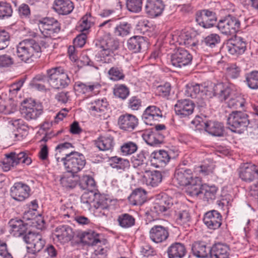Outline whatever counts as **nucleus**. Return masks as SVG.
<instances>
[{
	"label": "nucleus",
	"instance_id": "63",
	"mask_svg": "<svg viewBox=\"0 0 258 258\" xmlns=\"http://www.w3.org/2000/svg\"><path fill=\"white\" fill-rule=\"evenodd\" d=\"M240 67L235 63L230 64L226 69L227 75L233 79L238 78L240 75Z\"/></svg>",
	"mask_w": 258,
	"mask_h": 258
},
{
	"label": "nucleus",
	"instance_id": "32",
	"mask_svg": "<svg viewBox=\"0 0 258 258\" xmlns=\"http://www.w3.org/2000/svg\"><path fill=\"white\" fill-rule=\"evenodd\" d=\"M145 9L146 13L150 16L157 17L162 14L164 5L161 0H147Z\"/></svg>",
	"mask_w": 258,
	"mask_h": 258
},
{
	"label": "nucleus",
	"instance_id": "50",
	"mask_svg": "<svg viewBox=\"0 0 258 258\" xmlns=\"http://www.w3.org/2000/svg\"><path fill=\"white\" fill-rule=\"evenodd\" d=\"M80 186L83 189L93 192L96 188L94 179L90 176H84L80 181Z\"/></svg>",
	"mask_w": 258,
	"mask_h": 258
},
{
	"label": "nucleus",
	"instance_id": "33",
	"mask_svg": "<svg viewBox=\"0 0 258 258\" xmlns=\"http://www.w3.org/2000/svg\"><path fill=\"white\" fill-rule=\"evenodd\" d=\"M11 233L15 237L23 235L27 229L28 224L22 220L18 219H12L9 223Z\"/></svg>",
	"mask_w": 258,
	"mask_h": 258
},
{
	"label": "nucleus",
	"instance_id": "46",
	"mask_svg": "<svg viewBox=\"0 0 258 258\" xmlns=\"http://www.w3.org/2000/svg\"><path fill=\"white\" fill-rule=\"evenodd\" d=\"M131 29V25L128 22H121L114 27V34L116 36L123 37L130 33Z\"/></svg>",
	"mask_w": 258,
	"mask_h": 258
},
{
	"label": "nucleus",
	"instance_id": "28",
	"mask_svg": "<svg viewBox=\"0 0 258 258\" xmlns=\"http://www.w3.org/2000/svg\"><path fill=\"white\" fill-rule=\"evenodd\" d=\"M109 104L105 98H99L90 104L89 110L94 116H101L108 110Z\"/></svg>",
	"mask_w": 258,
	"mask_h": 258
},
{
	"label": "nucleus",
	"instance_id": "58",
	"mask_svg": "<svg viewBox=\"0 0 258 258\" xmlns=\"http://www.w3.org/2000/svg\"><path fill=\"white\" fill-rule=\"evenodd\" d=\"M108 74L109 78L113 81H118L124 78L122 70L116 67H112L108 71Z\"/></svg>",
	"mask_w": 258,
	"mask_h": 258
},
{
	"label": "nucleus",
	"instance_id": "30",
	"mask_svg": "<svg viewBox=\"0 0 258 258\" xmlns=\"http://www.w3.org/2000/svg\"><path fill=\"white\" fill-rule=\"evenodd\" d=\"M194 179L192 171L189 169L178 168L175 170L174 180L180 186H186Z\"/></svg>",
	"mask_w": 258,
	"mask_h": 258
},
{
	"label": "nucleus",
	"instance_id": "53",
	"mask_svg": "<svg viewBox=\"0 0 258 258\" xmlns=\"http://www.w3.org/2000/svg\"><path fill=\"white\" fill-rule=\"evenodd\" d=\"M74 178V174L71 173L70 175L64 174L61 177L60 182L63 187L73 188L77 184V181Z\"/></svg>",
	"mask_w": 258,
	"mask_h": 258
},
{
	"label": "nucleus",
	"instance_id": "37",
	"mask_svg": "<svg viewBox=\"0 0 258 258\" xmlns=\"http://www.w3.org/2000/svg\"><path fill=\"white\" fill-rule=\"evenodd\" d=\"M144 141L150 146H156L163 142L164 136L162 133L151 131H145L143 135Z\"/></svg>",
	"mask_w": 258,
	"mask_h": 258
},
{
	"label": "nucleus",
	"instance_id": "35",
	"mask_svg": "<svg viewBox=\"0 0 258 258\" xmlns=\"http://www.w3.org/2000/svg\"><path fill=\"white\" fill-rule=\"evenodd\" d=\"M230 248L225 244L218 243L214 245L210 250L211 258H229Z\"/></svg>",
	"mask_w": 258,
	"mask_h": 258
},
{
	"label": "nucleus",
	"instance_id": "55",
	"mask_svg": "<svg viewBox=\"0 0 258 258\" xmlns=\"http://www.w3.org/2000/svg\"><path fill=\"white\" fill-rule=\"evenodd\" d=\"M143 0H126L127 9L133 13H138L141 11Z\"/></svg>",
	"mask_w": 258,
	"mask_h": 258
},
{
	"label": "nucleus",
	"instance_id": "29",
	"mask_svg": "<svg viewBox=\"0 0 258 258\" xmlns=\"http://www.w3.org/2000/svg\"><path fill=\"white\" fill-rule=\"evenodd\" d=\"M95 146L101 151H111L115 145L114 139L110 134L101 135L94 141Z\"/></svg>",
	"mask_w": 258,
	"mask_h": 258
},
{
	"label": "nucleus",
	"instance_id": "43",
	"mask_svg": "<svg viewBox=\"0 0 258 258\" xmlns=\"http://www.w3.org/2000/svg\"><path fill=\"white\" fill-rule=\"evenodd\" d=\"M205 130L215 136H221L223 134V126L222 123L213 121L204 122Z\"/></svg>",
	"mask_w": 258,
	"mask_h": 258
},
{
	"label": "nucleus",
	"instance_id": "3",
	"mask_svg": "<svg viewBox=\"0 0 258 258\" xmlns=\"http://www.w3.org/2000/svg\"><path fill=\"white\" fill-rule=\"evenodd\" d=\"M41 48L38 42L32 39H26L17 45L16 55L22 61L29 62L32 58L40 56Z\"/></svg>",
	"mask_w": 258,
	"mask_h": 258
},
{
	"label": "nucleus",
	"instance_id": "11",
	"mask_svg": "<svg viewBox=\"0 0 258 258\" xmlns=\"http://www.w3.org/2000/svg\"><path fill=\"white\" fill-rule=\"evenodd\" d=\"M240 26V21L236 17L228 15L219 21L217 27L222 33L232 35L239 31Z\"/></svg>",
	"mask_w": 258,
	"mask_h": 258
},
{
	"label": "nucleus",
	"instance_id": "12",
	"mask_svg": "<svg viewBox=\"0 0 258 258\" xmlns=\"http://www.w3.org/2000/svg\"><path fill=\"white\" fill-rule=\"evenodd\" d=\"M38 27L42 34L49 37L55 36L60 30L58 22L53 18H44L38 21Z\"/></svg>",
	"mask_w": 258,
	"mask_h": 258
},
{
	"label": "nucleus",
	"instance_id": "9",
	"mask_svg": "<svg viewBox=\"0 0 258 258\" xmlns=\"http://www.w3.org/2000/svg\"><path fill=\"white\" fill-rule=\"evenodd\" d=\"M174 206L173 199L166 194H163L158 201L154 203L150 211H148L146 214L153 218H156L160 214L168 211L171 209L174 210Z\"/></svg>",
	"mask_w": 258,
	"mask_h": 258
},
{
	"label": "nucleus",
	"instance_id": "17",
	"mask_svg": "<svg viewBox=\"0 0 258 258\" xmlns=\"http://www.w3.org/2000/svg\"><path fill=\"white\" fill-rule=\"evenodd\" d=\"M53 235L54 240L64 244L71 241L76 235V233L71 226L61 225L55 228Z\"/></svg>",
	"mask_w": 258,
	"mask_h": 258
},
{
	"label": "nucleus",
	"instance_id": "40",
	"mask_svg": "<svg viewBox=\"0 0 258 258\" xmlns=\"http://www.w3.org/2000/svg\"><path fill=\"white\" fill-rule=\"evenodd\" d=\"M169 258H182L186 254L184 245L180 242H174L168 248L167 251Z\"/></svg>",
	"mask_w": 258,
	"mask_h": 258
},
{
	"label": "nucleus",
	"instance_id": "27",
	"mask_svg": "<svg viewBox=\"0 0 258 258\" xmlns=\"http://www.w3.org/2000/svg\"><path fill=\"white\" fill-rule=\"evenodd\" d=\"M181 204L175 203L174 211L175 212L176 222L178 225L185 227L189 225L191 221V216L188 210L183 209Z\"/></svg>",
	"mask_w": 258,
	"mask_h": 258
},
{
	"label": "nucleus",
	"instance_id": "36",
	"mask_svg": "<svg viewBox=\"0 0 258 258\" xmlns=\"http://www.w3.org/2000/svg\"><path fill=\"white\" fill-rule=\"evenodd\" d=\"M143 178L147 185L155 187L162 181V175L161 172L157 170L146 171Z\"/></svg>",
	"mask_w": 258,
	"mask_h": 258
},
{
	"label": "nucleus",
	"instance_id": "18",
	"mask_svg": "<svg viewBox=\"0 0 258 258\" xmlns=\"http://www.w3.org/2000/svg\"><path fill=\"white\" fill-rule=\"evenodd\" d=\"M192 59V55L182 48L177 49L171 56V64L177 68H181L190 64Z\"/></svg>",
	"mask_w": 258,
	"mask_h": 258
},
{
	"label": "nucleus",
	"instance_id": "31",
	"mask_svg": "<svg viewBox=\"0 0 258 258\" xmlns=\"http://www.w3.org/2000/svg\"><path fill=\"white\" fill-rule=\"evenodd\" d=\"M75 87L76 90L79 93L90 95L91 93H98L101 85L97 82L83 83L79 82L76 83Z\"/></svg>",
	"mask_w": 258,
	"mask_h": 258
},
{
	"label": "nucleus",
	"instance_id": "14",
	"mask_svg": "<svg viewBox=\"0 0 258 258\" xmlns=\"http://www.w3.org/2000/svg\"><path fill=\"white\" fill-rule=\"evenodd\" d=\"M178 154L177 150L175 151L170 150V153L163 150L155 151L151 154V161L156 167H162L169 162L171 158H176Z\"/></svg>",
	"mask_w": 258,
	"mask_h": 258
},
{
	"label": "nucleus",
	"instance_id": "39",
	"mask_svg": "<svg viewBox=\"0 0 258 258\" xmlns=\"http://www.w3.org/2000/svg\"><path fill=\"white\" fill-rule=\"evenodd\" d=\"M74 5L70 0H55L54 10L60 15H68L74 9Z\"/></svg>",
	"mask_w": 258,
	"mask_h": 258
},
{
	"label": "nucleus",
	"instance_id": "56",
	"mask_svg": "<svg viewBox=\"0 0 258 258\" xmlns=\"http://www.w3.org/2000/svg\"><path fill=\"white\" fill-rule=\"evenodd\" d=\"M220 37L218 34L212 33L206 37L203 43L208 47L213 48L220 42Z\"/></svg>",
	"mask_w": 258,
	"mask_h": 258
},
{
	"label": "nucleus",
	"instance_id": "47",
	"mask_svg": "<svg viewBox=\"0 0 258 258\" xmlns=\"http://www.w3.org/2000/svg\"><path fill=\"white\" fill-rule=\"evenodd\" d=\"M117 221L120 226L123 228H128L135 224V219L131 215L127 213L118 216Z\"/></svg>",
	"mask_w": 258,
	"mask_h": 258
},
{
	"label": "nucleus",
	"instance_id": "16",
	"mask_svg": "<svg viewBox=\"0 0 258 258\" xmlns=\"http://www.w3.org/2000/svg\"><path fill=\"white\" fill-rule=\"evenodd\" d=\"M226 47L230 54L238 56L243 54L246 51L247 42L244 38L236 36L227 41Z\"/></svg>",
	"mask_w": 258,
	"mask_h": 258
},
{
	"label": "nucleus",
	"instance_id": "19",
	"mask_svg": "<svg viewBox=\"0 0 258 258\" xmlns=\"http://www.w3.org/2000/svg\"><path fill=\"white\" fill-rule=\"evenodd\" d=\"M195 104L189 99L178 100L174 105L175 113L180 118L189 117L194 111Z\"/></svg>",
	"mask_w": 258,
	"mask_h": 258
},
{
	"label": "nucleus",
	"instance_id": "41",
	"mask_svg": "<svg viewBox=\"0 0 258 258\" xmlns=\"http://www.w3.org/2000/svg\"><path fill=\"white\" fill-rule=\"evenodd\" d=\"M229 98L228 100L226 102L228 107L233 109H244L246 101L242 96L235 95L232 93L231 96Z\"/></svg>",
	"mask_w": 258,
	"mask_h": 258
},
{
	"label": "nucleus",
	"instance_id": "4",
	"mask_svg": "<svg viewBox=\"0 0 258 258\" xmlns=\"http://www.w3.org/2000/svg\"><path fill=\"white\" fill-rule=\"evenodd\" d=\"M47 81L49 86L55 89L66 88L71 83V80L63 68L56 67L47 70Z\"/></svg>",
	"mask_w": 258,
	"mask_h": 258
},
{
	"label": "nucleus",
	"instance_id": "2",
	"mask_svg": "<svg viewBox=\"0 0 258 258\" xmlns=\"http://www.w3.org/2000/svg\"><path fill=\"white\" fill-rule=\"evenodd\" d=\"M113 21L110 19L99 24V31H106L107 34L103 38L95 41V47L97 54L101 58V60L105 61V58L111 55L119 47L118 41L111 37L109 32L113 27Z\"/></svg>",
	"mask_w": 258,
	"mask_h": 258
},
{
	"label": "nucleus",
	"instance_id": "44",
	"mask_svg": "<svg viewBox=\"0 0 258 258\" xmlns=\"http://www.w3.org/2000/svg\"><path fill=\"white\" fill-rule=\"evenodd\" d=\"M218 191V188L215 185L202 184V194L203 195L204 200L207 202L213 201L215 200Z\"/></svg>",
	"mask_w": 258,
	"mask_h": 258
},
{
	"label": "nucleus",
	"instance_id": "7",
	"mask_svg": "<svg viewBox=\"0 0 258 258\" xmlns=\"http://www.w3.org/2000/svg\"><path fill=\"white\" fill-rule=\"evenodd\" d=\"M6 157L1 165L4 171L7 172L11 169L12 167L16 166L19 163H22L26 165L31 164V159L25 152H20L16 154L15 152H11L6 154Z\"/></svg>",
	"mask_w": 258,
	"mask_h": 258
},
{
	"label": "nucleus",
	"instance_id": "15",
	"mask_svg": "<svg viewBox=\"0 0 258 258\" xmlns=\"http://www.w3.org/2000/svg\"><path fill=\"white\" fill-rule=\"evenodd\" d=\"M115 202L105 196L101 195L94 205L95 213L98 216L108 217L115 209Z\"/></svg>",
	"mask_w": 258,
	"mask_h": 258
},
{
	"label": "nucleus",
	"instance_id": "57",
	"mask_svg": "<svg viewBox=\"0 0 258 258\" xmlns=\"http://www.w3.org/2000/svg\"><path fill=\"white\" fill-rule=\"evenodd\" d=\"M114 95L122 99H126L130 94L128 88L124 85H116L113 90Z\"/></svg>",
	"mask_w": 258,
	"mask_h": 258
},
{
	"label": "nucleus",
	"instance_id": "6",
	"mask_svg": "<svg viewBox=\"0 0 258 258\" xmlns=\"http://www.w3.org/2000/svg\"><path fill=\"white\" fill-rule=\"evenodd\" d=\"M248 115L240 111H234L227 118L228 128L234 133H241L247 127L249 121Z\"/></svg>",
	"mask_w": 258,
	"mask_h": 258
},
{
	"label": "nucleus",
	"instance_id": "48",
	"mask_svg": "<svg viewBox=\"0 0 258 258\" xmlns=\"http://www.w3.org/2000/svg\"><path fill=\"white\" fill-rule=\"evenodd\" d=\"M94 24V18L90 13L84 15L80 21V31L89 33V29Z\"/></svg>",
	"mask_w": 258,
	"mask_h": 258
},
{
	"label": "nucleus",
	"instance_id": "38",
	"mask_svg": "<svg viewBox=\"0 0 258 258\" xmlns=\"http://www.w3.org/2000/svg\"><path fill=\"white\" fill-rule=\"evenodd\" d=\"M162 117V113L159 107L156 106L152 105L148 106L144 111L143 114V118L147 124H152L151 122H149L151 120H158Z\"/></svg>",
	"mask_w": 258,
	"mask_h": 258
},
{
	"label": "nucleus",
	"instance_id": "45",
	"mask_svg": "<svg viewBox=\"0 0 258 258\" xmlns=\"http://www.w3.org/2000/svg\"><path fill=\"white\" fill-rule=\"evenodd\" d=\"M192 251L194 255L199 258L207 257L210 254V247H208L203 242H195L192 246Z\"/></svg>",
	"mask_w": 258,
	"mask_h": 258
},
{
	"label": "nucleus",
	"instance_id": "52",
	"mask_svg": "<svg viewBox=\"0 0 258 258\" xmlns=\"http://www.w3.org/2000/svg\"><path fill=\"white\" fill-rule=\"evenodd\" d=\"M246 82L251 89L256 90L258 89V71H254L250 72L246 76Z\"/></svg>",
	"mask_w": 258,
	"mask_h": 258
},
{
	"label": "nucleus",
	"instance_id": "1",
	"mask_svg": "<svg viewBox=\"0 0 258 258\" xmlns=\"http://www.w3.org/2000/svg\"><path fill=\"white\" fill-rule=\"evenodd\" d=\"M186 92L188 96L192 98L197 97L198 95L207 96L210 98L215 97L220 101L223 102L227 100L233 91L223 83L213 84L204 82L202 84L187 85Z\"/></svg>",
	"mask_w": 258,
	"mask_h": 258
},
{
	"label": "nucleus",
	"instance_id": "60",
	"mask_svg": "<svg viewBox=\"0 0 258 258\" xmlns=\"http://www.w3.org/2000/svg\"><path fill=\"white\" fill-rule=\"evenodd\" d=\"M14 63V59L11 55L4 54L0 55V68L11 67Z\"/></svg>",
	"mask_w": 258,
	"mask_h": 258
},
{
	"label": "nucleus",
	"instance_id": "59",
	"mask_svg": "<svg viewBox=\"0 0 258 258\" xmlns=\"http://www.w3.org/2000/svg\"><path fill=\"white\" fill-rule=\"evenodd\" d=\"M171 91V85L169 83L166 82L163 85L157 87L156 93L159 96L162 97L168 96Z\"/></svg>",
	"mask_w": 258,
	"mask_h": 258
},
{
	"label": "nucleus",
	"instance_id": "5",
	"mask_svg": "<svg viewBox=\"0 0 258 258\" xmlns=\"http://www.w3.org/2000/svg\"><path fill=\"white\" fill-rule=\"evenodd\" d=\"M67 171L72 174L81 171L85 167L86 161L84 155L78 152L71 151L66 154L64 157L61 159Z\"/></svg>",
	"mask_w": 258,
	"mask_h": 258
},
{
	"label": "nucleus",
	"instance_id": "54",
	"mask_svg": "<svg viewBox=\"0 0 258 258\" xmlns=\"http://www.w3.org/2000/svg\"><path fill=\"white\" fill-rule=\"evenodd\" d=\"M215 169V165L213 163H206L197 167L196 171L199 172L202 176H206L213 173Z\"/></svg>",
	"mask_w": 258,
	"mask_h": 258
},
{
	"label": "nucleus",
	"instance_id": "42",
	"mask_svg": "<svg viewBox=\"0 0 258 258\" xmlns=\"http://www.w3.org/2000/svg\"><path fill=\"white\" fill-rule=\"evenodd\" d=\"M146 192L142 188L135 189L128 197L131 204L135 206H140L146 201Z\"/></svg>",
	"mask_w": 258,
	"mask_h": 258
},
{
	"label": "nucleus",
	"instance_id": "24",
	"mask_svg": "<svg viewBox=\"0 0 258 258\" xmlns=\"http://www.w3.org/2000/svg\"><path fill=\"white\" fill-rule=\"evenodd\" d=\"M169 236L168 229L160 225H154L149 231L150 239L156 243L165 241Z\"/></svg>",
	"mask_w": 258,
	"mask_h": 258
},
{
	"label": "nucleus",
	"instance_id": "13",
	"mask_svg": "<svg viewBox=\"0 0 258 258\" xmlns=\"http://www.w3.org/2000/svg\"><path fill=\"white\" fill-rule=\"evenodd\" d=\"M21 111L27 120H35L42 114V108L41 105L36 104L35 101L29 99L23 101Z\"/></svg>",
	"mask_w": 258,
	"mask_h": 258
},
{
	"label": "nucleus",
	"instance_id": "26",
	"mask_svg": "<svg viewBox=\"0 0 258 258\" xmlns=\"http://www.w3.org/2000/svg\"><path fill=\"white\" fill-rule=\"evenodd\" d=\"M222 218V217L219 212L211 210L205 213L203 222L208 228L215 230L221 225Z\"/></svg>",
	"mask_w": 258,
	"mask_h": 258
},
{
	"label": "nucleus",
	"instance_id": "25",
	"mask_svg": "<svg viewBox=\"0 0 258 258\" xmlns=\"http://www.w3.org/2000/svg\"><path fill=\"white\" fill-rule=\"evenodd\" d=\"M117 123L121 130L131 132L138 125V119L133 114L126 113L118 117Z\"/></svg>",
	"mask_w": 258,
	"mask_h": 258
},
{
	"label": "nucleus",
	"instance_id": "22",
	"mask_svg": "<svg viewBox=\"0 0 258 258\" xmlns=\"http://www.w3.org/2000/svg\"><path fill=\"white\" fill-rule=\"evenodd\" d=\"M30 188L22 182H15L10 189L11 197L16 201H23L30 196Z\"/></svg>",
	"mask_w": 258,
	"mask_h": 258
},
{
	"label": "nucleus",
	"instance_id": "62",
	"mask_svg": "<svg viewBox=\"0 0 258 258\" xmlns=\"http://www.w3.org/2000/svg\"><path fill=\"white\" fill-rule=\"evenodd\" d=\"M12 13L13 10L10 4L5 2H0V18L10 17L12 15Z\"/></svg>",
	"mask_w": 258,
	"mask_h": 258
},
{
	"label": "nucleus",
	"instance_id": "34",
	"mask_svg": "<svg viewBox=\"0 0 258 258\" xmlns=\"http://www.w3.org/2000/svg\"><path fill=\"white\" fill-rule=\"evenodd\" d=\"M147 42L144 37L141 36H134L129 38L127 41V48L135 53L141 51L147 46Z\"/></svg>",
	"mask_w": 258,
	"mask_h": 258
},
{
	"label": "nucleus",
	"instance_id": "64",
	"mask_svg": "<svg viewBox=\"0 0 258 258\" xmlns=\"http://www.w3.org/2000/svg\"><path fill=\"white\" fill-rule=\"evenodd\" d=\"M10 36L5 30L0 31V50L6 48L9 44Z\"/></svg>",
	"mask_w": 258,
	"mask_h": 258
},
{
	"label": "nucleus",
	"instance_id": "23",
	"mask_svg": "<svg viewBox=\"0 0 258 258\" xmlns=\"http://www.w3.org/2000/svg\"><path fill=\"white\" fill-rule=\"evenodd\" d=\"M239 175L243 181L250 182L258 178V169L255 165L245 163L240 167Z\"/></svg>",
	"mask_w": 258,
	"mask_h": 258
},
{
	"label": "nucleus",
	"instance_id": "21",
	"mask_svg": "<svg viewBox=\"0 0 258 258\" xmlns=\"http://www.w3.org/2000/svg\"><path fill=\"white\" fill-rule=\"evenodd\" d=\"M217 21L215 13L209 10L198 11L196 14V21L202 27L208 28L212 27Z\"/></svg>",
	"mask_w": 258,
	"mask_h": 258
},
{
	"label": "nucleus",
	"instance_id": "49",
	"mask_svg": "<svg viewBox=\"0 0 258 258\" xmlns=\"http://www.w3.org/2000/svg\"><path fill=\"white\" fill-rule=\"evenodd\" d=\"M138 149L137 144L132 141L123 143L120 146V150L123 156L131 155L135 153Z\"/></svg>",
	"mask_w": 258,
	"mask_h": 258
},
{
	"label": "nucleus",
	"instance_id": "20",
	"mask_svg": "<svg viewBox=\"0 0 258 258\" xmlns=\"http://www.w3.org/2000/svg\"><path fill=\"white\" fill-rule=\"evenodd\" d=\"M99 237V235L94 231L86 232L83 234L82 240L88 245L98 246L95 251L100 254H104L106 252V247L102 246V244H104L106 240H101Z\"/></svg>",
	"mask_w": 258,
	"mask_h": 258
},
{
	"label": "nucleus",
	"instance_id": "10",
	"mask_svg": "<svg viewBox=\"0 0 258 258\" xmlns=\"http://www.w3.org/2000/svg\"><path fill=\"white\" fill-rule=\"evenodd\" d=\"M170 42L172 44L183 45L194 50H195L198 42L196 38L192 37L189 32L184 31H173L170 34Z\"/></svg>",
	"mask_w": 258,
	"mask_h": 258
},
{
	"label": "nucleus",
	"instance_id": "51",
	"mask_svg": "<svg viewBox=\"0 0 258 258\" xmlns=\"http://www.w3.org/2000/svg\"><path fill=\"white\" fill-rule=\"evenodd\" d=\"M196 179H198V178H194L190 183L187 185L189 186L187 192L192 197H198L202 194V184H201L200 181L198 183L197 182Z\"/></svg>",
	"mask_w": 258,
	"mask_h": 258
},
{
	"label": "nucleus",
	"instance_id": "61",
	"mask_svg": "<svg viewBox=\"0 0 258 258\" xmlns=\"http://www.w3.org/2000/svg\"><path fill=\"white\" fill-rule=\"evenodd\" d=\"M146 159L145 153L142 151L132 157L131 161L134 168H138L144 164Z\"/></svg>",
	"mask_w": 258,
	"mask_h": 258
},
{
	"label": "nucleus",
	"instance_id": "8",
	"mask_svg": "<svg viewBox=\"0 0 258 258\" xmlns=\"http://www.w3.org/2000/svg\"><path fill=\"white\" fill-rule=\"evenodd\" d=\"M24 241L27 244L28 252L32 254L31 258H35V255L44 246L45 240L42 235L38 233L29 232L23 236Z\"/></svg>",
	"mask_w": 258,
	"mask_h": 258
}]
</instances>
